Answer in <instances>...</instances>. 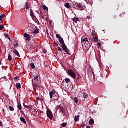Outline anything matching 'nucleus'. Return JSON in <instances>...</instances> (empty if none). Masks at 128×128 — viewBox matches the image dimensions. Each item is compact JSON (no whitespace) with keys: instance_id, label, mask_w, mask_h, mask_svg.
<instances>
[{"instance_id":"obj_54","label":"nucleus","mask_w":128,"mask_h":128,"mask_svg":"<svg viewBox=\"0 0 128 128\" xmlns=\"http://www.w3.org/2000/svg\"><path fill=\"white\" fill-rule=\"evenodd\" d=\"M3 111L4 112V110H3Z\"/></svg>"},{"instance_id":"obj_11","label":"nucleus","mask_w":128,"mask_h":128,"mask_svg":"<svg viewBox=\"0 0 128 128\" xmlns=\"http://www.w3.org/2000/svg\"><path fill=\"white\" fill-rule=\"evenodd\" d=\"M24 108H28V110H32V106H27L26 105V104H24Z\"/></svg>"},{"instance_id":"obj_14","label":"nucleus","mask_w":128,"mask_h":128,"mask_svg":"<svg viewBox=\"0 0 128 128\" xmlns=\"http://www.w3.org/2000/svg\"><path fill=\"white\" fill-rule=\"evenodd\" d=\"M30 14L32 18H36V16H34V11L32 10H30Z\"/></svg>"},{"instance_id":"obj_40","label":"nucleus","mask_w":128,"mask_h":128,"mask_svg":"<svg viewBox=\"0 0 128 128\" xmlns=\"http://www.w3.org/2000/svg\"><path fill=\"white\" fill-rule=\"evenodd\" d=\"M58 52H62V49L60 47H58Z\"/></svg>"},{"instance_id":"obj_41","label":"nucleus","mask_w":128,"mask_h":128,"mask_svg":"<svg viewBox=\"0 0 128 128\" xmlns=\"http://www.w3.org/2000/svg\"><path fill=\"white\" fill-rule=\"evenodd\" d=\"M48 52V51H46V50H44L43 51V54H46Z\"/></svg>"},{"instance_id":"obj_25","label":"nucleus","mask_w":128,"mask_h":128,"mask_svg":"<svg viewBox=\"0 0 128 128\" xmlns=\"http://www.w3.org/2000/svg\"><path fill=\"white\" fill-rule=\"evenodd\" d=\"M32 86L34 87V90H36V88H38V85L32 84Z\"/></svg>"},{"instance_id":"obj_43","label":"nucleus","mask_w":128,"mask_h":128,"mask_svg":"<svg viewBox=\"0 0 128 128\" xmlns=\"http://www.w3.org/2000/svg\"><path fill=\"white\" fill-rule=\"evenodd\" d=\"M54 45L56 46H58V43H56V42H54Z\"/></svg>"},{"instance_id":"obj_10","label":"nucleus","mask_w":128,"mask_h":128,"mask_svg":"<svg viewBox=\"0 0 128 128\" xmlns=\"http://www.w3.org/2000/svg\"><path fill=\"white\" fill-rule=\"evenodd\" d=\"M14 54H16V56H17L18 58H20V53H18V50H14Z\"/></svg>"},{"instance_id":"obj_28","label":"nucleus","mask_w":128,"mask_h":128,"mask_svg":"<svg viewBox=\"0 0 128 128\" xmlns=\"http://www.w3.org/2000/svg\"><path fill=\"white\" fill-rule=\"evenodd\" d=\"M4 36L5 38H8V39L9 40H12L11 39H10V36L8 34H4Z\"/></svg>"},{"instance_id":"obj_20","label":"nucleus","mask_w":128,"mask_h":128,"mask_svg":"<svg viewBox=\"0 0 128 128\" xmlns=\"http://www.w3.org/2000/svg\"><path fill=\"white\" fill-rule=\"evenodd\" d=\"M8 60H9V62H12V58L10 54L8 55Z\"/></svg>"},{"instance_id":"obj_55","label":"nucleus","mask_w":128,"mask_h":128,"mask_svg":"<svg viewBox=\"0 0 128 128\" xmlns=\"http://www.w3.org/2000/svg\"><path fill=\"white\" fill-rule=\"evenodd\" d=\"M62 84H64V82H62Z\"/></svg>"},{"instance_id":"obj_45","label":"nucleus","mask_w":128,"mask_h":128,"mask_svg":"<svg viewBox=\"0 0 128 128\" xmlns=\"http://www.w3.org/2000/svg\"><path fill=\"white\" fill-rule=\"evenodd\" d=\"M86 18H88V20H90V16H88Z\"/></svg>"},{"instance_id":"obj_3","label":"nucleus","mask_w":128,"mask_h":128,"mask_svg":"<svg viewBox=\"0 0 128 128\" xmlns=\"http://www.w3.org/2000/svg\"><path fill=\"white\" fill-rule=\"evenodd\" d=\"M62 48L64 52L66 53V54H68V56H70V50H68V46H66V44L62 45Z\"/></svg>"},{"instance_id":"obj_42","label":"nucleus","mask_w":128,"mask_h":128,"mask_svg":"<svg viewBox=\"0 0 128 128\" xmlns=\"http://www.w3.org/2000/svg\"><path fill=\"white\" fill-rule=\"evenodd\" d=\"M2 126H3L2 122V121H0V127Z\"/></svg>"},{"instance_id":"obj_46","label":"nucleus","mask_w":128,"mask_h":128,"mask_svg":"<svg viewBox=\"0 0 128 128\" xmlns=\"http://www.w3.org/2000/svg\"><path fill=\"white\" fill-rule=\"evenodd\" d=\"M91 74H94V73L92 71V69H91Z\"/></svg>"},{"instance_id":"obj_8","label":"nucleus","mask_w":128,"mask_h":128,"mask_svg":"<svg viewBox=\"0 0 128 128\" xmlns=\"http://www.w3.org/2000/svg\"><path fill=\"white\" fill-rule=\"evenodd\" d=\"M64 6L66 8H68V10L72 9V6H70V4L68 3H66L64 5Z\"/></svg>"},{"instance_id":"obj_29","label":"nucleus","mask_w":128,"mask_h":128,"mask_svg":"<svg viewBox=\"0 0 128 128\" xmlns=\"http://www.w3.org/2000/svg\"><path fill=\"white\" fill-rule=\"evenodd\" d=\"M9 109L10 110L11 112H14V107L12 106H10L9 107Z\"/></svg>"},{"instance_id":"obj_16","label":"nucleus","mask_w":128,"mask_h":128,"mask_svg":"<svg viewBox=\"0 0 128 128\" xmlns=\"http://www.w3.org/2000/svg\"><path fill=\"white\" fill-rule=\"evenodd\" d=\"M20 120H21L22 122H23V124H26V119H24V118L23 117L20 118Z\"/></svg>"},{"instance_id":"obj_39","label":"nucleus","mask_w":128,"mask_h":128,"mask_svg":"<svg viewBox=\"0 0 128 128\" xmlns=\"http://www.w3.org/2000/svg\"><path fill=\"white\" fill-rule=\"evenodd\" d=\"M62 126L63 128H66V123L64 122L62 124Z\"/></svg>"},{"instance_id":"obj_34","label":"nucleus","mask_w":128,"mask_h":128,"mask_svg":"<svg viewBox=\"0 0 128 128\" xmlns=\"http://www.w3.org/2000/svg\"><path fill=\"white\" fill-rule=\"evenodd\" d=\"M30 66L32 68V70H34V68H36V66H34V64H31Z\"/></svg>"},{"instance_id":"obj_18","label":"nucleus","mask_w":128,"mask_h":128,"mask_svg":"<svg viewBox=\"0 0 128 128\" xmlns=\"http://www.w3.org/2000/svg\"><path fill=\"white\" fill-rule=\"evenodd\" d=\"M16 88H18V90L20 88H22V85L20 84H16Z\"/></svg>"},{"instance_id":"obj_30","label":"nucleus","mask_w":128,"mask_h":128,"mask_svg":"<svg viewBox=\"0 0 128 128\" xmlns=\"http://www.w3.org/2000/svg\"><path fill=\"white\" fill-rule=\"evenodd\" d=\"M20 80V78H18V76H16V78H14V82H18V80Z\"/></svg>"},{"instance_id":"obj_26","label":"nucleus","mask_w":128,"mask_h":128,"mask_svg":"<svg viewBox=\"0 0 128 128\" xmlns=\"http://www.w3.org/2000/svg\"><path fill=\"white\" fill-rule=\"evenodd\" d=\"M80 118V116H76L75 118H74V120L75 122H78V119Z\"/></svg>"},{"instance_id":"obj_33","label":"nucleus","mask_w":128,"mask_h":128,"mask_svg":"<svg viewBox=\"0 0 128 128\" xmlns=\"http://www.w3.org/2000/svg\"><path fill=\"white\" fill-rule=\"evenodd\" d=\"M14 48L18 47V42H15L14 44Z\"/></svg>"},{"instance_id":"obj_38","label":"nucleus","mask_w":128,"mask_h":128,"mask_svg":"<svg viewBox=\"0 0 128 128\" xmlns=\"http://www.w3.org/2000/svg\"><path fill=\"white\" fill-rule=\"evenodd\" d=\"M74 100L76 104H78V100L76 98H74Z\"/></svg>"},{"instance_id":"obj_31","label":"nucleus","mask_w":128,"mask_h":128,"mask_svg":"<svg viewBox=\"0 0 128 128\" xmlns=\"http://www.w3.org/2000/svg\"><path fill=\"white\" fill-rule=\"evenodd\" d=\"M65 82H66V84H68V82H70V78H66L65 79Z\"/></svg>"},{"instance_id":"obj_7","label":"nucleus","mask_w":128,"mask_h":128,"mask_svg":"<svg viewBox=\"0 0 128 128\" xmlns=\"http://www.w3.org/2000/svg\"><path fill=\"white\" fill-rule=\"evenodd\" d=\"M24 38H26V40H28V42H30V40H32L30 36V34H28L26 33L24 34Z\"/></svg>"},{"instance_id":"obj_2","label":"nucleus","mask_w":128,"mask_h":128,"mask_svg":"<svg viewBox=\"0 0 128 128\" xmlns=\"http://www.w3.org/2000/svg\"><path fill=\"white\" fill-rule=\"evenodd\" d=\"M47 116L50 118V120H53L54 119V114H52V112L48 108L47 109Z\"/></svg>"},{"instance_id":"obj_9","label":"nucleus","mask_w":128,"mask_h":128,"mask_svg":"<svg viewBox=\"0 0 128 128\" xmlns=\"http://www.w3.org/2000/svg\"><path fill=\"white\" fill-rule=\"evenodd\" d=\"M53 98L54 102H56V100L58 102V98H60V96H58V94H56V96Z\"/></svg>"},{"instance_id":"obj_51","label":"nucleus","mask_w":128,"mask_h":128,"mask_svg":"<svg viewBox=\"0 0 128 128\" xmlns=\"http://www.w3.org/2000/svg\"><path fill=\"white\" fill-rule=\"evenodd\" d=\"M86 128H90V126H87Z\"/></svg>"},{"instance_id":"obj_37","label":"nucleus","mask_w":128,"mask_h":128,"mask_svg":"<svg viewBox=\"0 0 128 128\" xmlns=\"http://www.w3.org/2000/svg\"><path fill=\"white\" fill-rule=\"evenodd\" d=\"M4 26L2 25L0 26V30H4Z\"/></svg>"},{"instance_id":"obj_21","label":"nucleus","mask_w":128,"mask_h":128,"mask_svg":"<svg viewBox=\"0 0 128 128\" xmlns=\"http://www.w3.org/2000/svg\"><path fill=\"white\" fill-rule=\"evenodd\" d=\"M38 78H40V76H38V74H37L36 76H35L34 78V80L38 82Z\"/></svg>"},{"instance_id":"obj_5","label":"nucleus","mask_w":128,"mask_h":128,"mask_svg":"<svg viewBox=\"0 0 128 128\" xmlns=\"http://www.w3.org/2000/svg\"><path fill=\"white\" fill-rule=\"evenodd\" d=\"M76 6L77 10H84V6H82V4L80 3H76Z\"/></svg>"},{"instance_id":"obj_49","label":"nucleus","mask_w":128,"mask_h":128,"mask_svg":"<svg viewBox=\"0 0 128 128\" xmlns=\"http://www.w3.org/2000/svg\"><path fill=\"white\" fill-rule=\"evenodd\" d=\"M36 100H40V98H38V97H37Z\"/></svg>"},{"instance_id":"obj_22","label":"nucleus","mask_w":128,"mask_h":128,"mask_svg":"<svg viewBox=\"0 0 128 128\" xmlns=\"http://www.w3.org/2000/svg\"><path fill=\"white\" fill-rule=\"evenodd\" d=\"M30 4H28V2H26V10H28V8H30Z\"/></svg>"},{"instance_id":"obj_6","label":"nucleus","mask_w":128,"mask_h":128,"mask_svg":"<svg viewBox=\"0 0 128 128\" xmlns=\"http://www.w3.org/2000/svg\"><path fill=\"white\" fill-rule=\"evenodd\" d=\"M56 94H58L56 92V90L50 92V101L52 100V98H54Z\"/></svg>"},{"instance_id":"obj_47","label":"nucleus","mask_w":128,"mask_h":128,"mask_svg":"<svg viewBox=\"0 0 128 128\" xmlns=\"http://www.w3.org/2000/svg\"><path fill=\"white\" fill-rule=\"evenodd\" d=\"M52 21L50 20V24H52Z\"/></svg>"},{"instance_id":"obj_32","label":"nucleus","mask_w":128,"mask_h":128,"mask_svg":"<svg viewBox=\"0 0 128 128\" xmlns=\"http://www.w3.org/2000/svg\"><path fill=\"white\" fill-rule=\"evenodd\" d=\"M83 96V98H84V100H86V98H88V94H82Z\"/></svg>"},{"instance_id":"obj_44","label":"nucleus","mask_w":128,"mask_h":128,"mask_svg":"<svg viewBox=\"0 0 128 128\" xmlns=\"http://www.w3.org/2000/svg\"><path fill=\"white\" fill-rule=\"evenodd\" d=\"M98 46H102V44L100 43H98Z\"/></svg>"},{"instance_id":"obj_4","label":"nucleus","mask_w":128,"mask_h":128,"mask_svg":"<svg viewBox=\"0 0 128 128\" xmlns=\"http://www.w3.org/2000/svg\"><path fill=\"white\" fill-rule=\"evenodd\" d=\"M57 108L58 110H60V112H62L64 116H66V109H64V108L62 106H57Z\"/></svg>"},{"instance_id":"obj_35","label":"nucleus","mask_w":128,"mask_h":128,"mask_svg":"<svg viewBox=\"0 0 128 128\" xmlns=\"http://www.w3.org/2000/svg\"><path fill=\"white\" fill-rule=\"evenodd\" d=\"M94 42H98V38H95L94 40Z\"/></svg>"},{"instance_id":"obj_36","label":"nucleus","mask_w":128,"mask_h":128,"mask_svg":"<svg viewBox=\"0 0 128 128\" xmlns=\"http://www.w3.org/2000/svg\"><path fill=\"white\" fill-rule=\"evenodd\" d=\"M56 38H58V40H60V38H62L60 35L58 34H56Z\"/></svg>"},{"instance_id":"obj_27","label":"nucleus","mask_w":128,"mask_h":128,"mask_svg":"<svg viewBox=\"0 0 128 128\" xmlns=\"http://www.w3.org/2000/svg\"><path fill=\"white\" fill-rule=\"evenodd\" d=\"M80 21V18H75L74 19V22H79Z\"/></svg>"},{"instance_id":"obj_1","label":"nucleus","mask_w":128,"mask_h":128,"mask_svg":"<svg viewBox=\"0 0 128 128\" xmlns=\"http://www.w3.org/2000/svg\"><path fill=\"white\" fill-rule=\"evenodd\" d=\"M68 76H71V78H72L74 80H76V73H74V72L72 70H68L67 72Z\"/></svg>"},{"instance_id":"obj_53","label":"nucleus","mask_w":128,"mask_h":128,"mask_svg":"<svg viewBox=\"0 0 128 128\" xmlns=\"http://www.w3.org/2000/svg\"><path fill=\"white\" fill-rule=\"evenodd\" d=\"M76 80H78V78H76Z\"/></svg>"},{"instance_id":"obj_15","label":"nucleus","mask_w":128,"mask_h":128,"mask_svg":"<svg viewBox=\"0 0 128 128\" xmlns=\"http://www.w3.org/2000/svg\"><path fill=\"white\" fill-rule=\"evenodd\" d=\"M82 40L83 42H90V41H88V38H84L83 37Z\"/></svg>"},{"instance_id":"obj_19","label":"nucleus","mask_w":128,"mask_h":128,"mask_svg":"<svg viewBox=\"0 0 128 128\" xmlns=\"http://www.w3.org/2000/svg\"><path fill=\"white\" fill-rule=\"evenodd\" d=\"M89 124H90V126H92V124H94V120L92 119H91L89 122Z\"/></svg>"},{"instance_id":"obj_17","label":"nucleus","mask_w":128,"mask_h":128,"mask_svg":"<svg viewBox=\"0 0 128 128\" xmlns=\"http://www.w3.org/2000/svg\"><path fill=\"white\" fill-rule=\"evenodd\" d=\"M5 16H6V15H4V14H2L0 16V22H2L3 19L4 18Z\"/></svg>"},{"instance_id":"obj_48","label":"nucleus","mask_w":128,"mask_h":128,"mask_svg":"<svg viewBox=\"0 0 128 128\" xmlns=\"http://www.w3.org/2000/svg\"><path fill=\"white\" fill-rule=\"evenodd\" d=\"M89 46H90V48L92 47V44H89Z\"/></svg>"},{"instance_id":"obj_23","label":"nucleus","mask_w":128,"mask_h":128,"mask_svg":"<svg viewBox=\"0 0 128 128\" xmlns=\"http://www.w3.org/2000/svg\"><path fill=\"white\" fill-rule=\"evenodd\" d=\"M42 8L44 10H48V7H46V6L45 5L42 6Z\"/></svg>"},{"instance_id":"obj_56","label":"nucleus","mask_w":128,"mask_h":128,"mask_svg":"<svg viewBox=\"0 0 128 128\" xmlns=\"http://www.w3.org/2000/svg\"><path fill=\"white\" fill-rule=\"evenodd\" d=\"M93 32H94L93 31Z\"/></svg>"},{"instance_id":"obj_12","label":"nucleus","mask_w":128,"mask_h":128,"mask_svg":"<svg viewBox=\"0 0 128 128\" xmlns=\"http://www.w3.org/2000/svg\"><path fill=\"white\" fill-rule=\"evenodd\" d=\"M35 30L34 31V34H38L40 33V29H38V27H36Z\"/></svg>"},{"instance_id":"obj_52","label":"nucleus","mask_w":128,"mask_h":128,"mask_svg":"<svg viewBox=\"0 0 128 128\" xmlns=\"http://www.w3.org/2000/svg\"><path fill=\"white\" fill-rule=\"evenodd\" d=\"M2 64V62H0V66Z\"/></svg>"},{"instance_id":"obj_24","label":"nucleus","mask_w":128,"mask_h":128,"mask_svg":"<svg viewBox=\"0 0 128 128\" xmlns=\"http://www.w3.org/2000/svg\"><path fill=\"white\" fill-rule=\"evenodd\" d=\"M18 108L20 110H22V104H18Z\"/></svg>"},{"instance_id":"obj_13","label":"nucleus","mask_w":128,"mask_h":128,"mask_svg":"<svg viewBox=\"0 0 128 128\" xmlns=\"http://www.w3.org/2000/svg\"><path fill=\"white\" fill-rule=\"evenodd\" d=\"M59 42H60V44H62V46L66 44L64 43V38H62L59 39Z\"/></svg>"},{"instance_id":"obj_50","label":"nucleus","mask_w":128,"mask_h":128,"mask_svg":"<svg viewBox=\"0 0 128 128\" xmlns=\"http://www.w3.org/2000/svg\"><path fill=\"white\" fill-rule=\"evenodd\" d=\"M38 25L40 24V22H38Z\"/></svg>"}]
</instances>
